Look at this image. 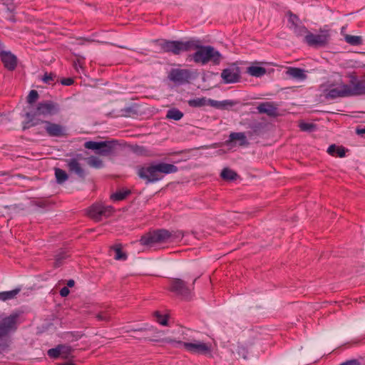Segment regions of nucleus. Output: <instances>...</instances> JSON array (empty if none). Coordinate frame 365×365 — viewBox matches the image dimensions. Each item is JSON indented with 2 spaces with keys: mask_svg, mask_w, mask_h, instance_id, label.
<instances>
[{
  "mask_svg": "<svg viewBox=\"0 0 365 365\" xmlns=\"http://www.w3.org/2000/svg\"><path fill=\"white\" fill-rule=\"evenodd\" d=\"M184 236L180 230H168L158 229L150 231L142 236L140 244L150 247H156L159 249H168L179 243Z\"/></svg>",
  "mask_w": 365,
  "mask_h": 365,
  "instance_id": "1",
  "label": "nucleus"
},
{
  "mask_svg": "<svg viewBox=\"0 0 365 365\" xmlns=\"http://www.w3.org/2000/svg\"><path fill=\"white\" fill-rule=\"evenodd\" d=\"M163 334V331H158L156 336L151 341L170 344L175 348L182 346L185 351L192 354L212 356L214 344L209 341L192 339L190 341L182 342L171 337H162Z\"/></svg>",
  "mask_w": 365,
  "mask_h": 365,
  "instance_id": "2",
  "label": "nucleus"
},
{
  "mask_svg": "<svg viewBox=\"0 0 365 365\" xmlns=\"http://www.w3.org/2000/svg\"><path fill=\"white\" fill-rule=\"evenodd\" d=\"M177 171L178 168L175 165L160 163L139 168L138 175L141 179L145 180L146 182L149 183L160 180L165 174L174 173Z\"/></svg>",
  "mask_w": 365,
  "mask_h": 365,
  "instance_id": "3",
  "label": "nucleus"
},
{
  "mask_svg": "<svg viewBox=\"0 0 365 365\" xmlns=\"http://www.w3.org/2000/svg\"><path fill=\"white\" fill-rule=\"evenodd\" d=\"M196 46H192V50L196 51L192 54L193 61L197 63L205 65L211 61L215 64L220 63L222 56L218 51L211 46H201L197 40H192Z\"/></svg>",
  "mask_w": 365,
  "mask_h": 365,
  "instance_id": "4",
  "label": "nucleus"
},
{
  "mask_svg": "<svg viewBox=\"0 0 365 365\" xmlns=\"http://www.w3.org/2000/svg\"><path fill=\"white\" fill-rule=\"evenodd\" d=\"M322 87L327 99L334 100L337 98L349 97V85L344 83L341 77L328 81Z\"/></svg>",
  "mask_w": 365,
  "mask_h": 365,
  "instance_id": "5",
  "label": "nucleus"
},
{
  "mask_svg": "<svg viewBox=\"0 0 365 365\" xmlns=\"http://www.w3.org/2000/svg\"><path fill=\"white\" fill-rule=\"evenodd\" d=\"M195 43L192 40L187 41L162 40L159 46L164 52L179 55L182 52L191 51L192 46H196Z\"/></svg>",
  "mask_w": 365,
  "mask_h": 365,
  "instance_id": "6",
  "label": "nucleus"
},
{
  "mask_svg": "<svg viewBox=\"0 0 365 365\" xmlns=\"http://www.w3.org/2000/svg\"><path fill=\"white\" fill-rule=\"evenodd\" d=\"M116 145V142L114 140L110 141H87L84 143V147L86 149L92 150L96 154L101 156H108L110 155Z\"/></svg>",
  "mask_w": 365,
  "mask_h": 365,
  "instance_id": "7",
  "label": "nucleus"
},
{
  "mask_svg": "<svg viewBox=\"0 0 365 365\" xmlns=\"http://www.w3.org/2000/svg\"><path fill=\"white\" fill-rule=\"evenodd\" d=\"M330 34L327 26L319 29V34L309 32L305 42L311 46H324L329 41Z\"/></svg>",
  "mask_w": 365,
  "mask_h": 365,
  "instance_id": "8",
  "label": "nucleus"
},
{
  "mask_svg": "<svg viewBox=\"0 0 365 365\" xmlns=\"http://www.w3.org/2000/svg\"><path fill=\"white\" fill-rule=\"evenodd\" d=\"M58 110L59 108L57 103L47 101L39 103L36 109L34 112H28L26 115L28 118L36 115H52L57 113Z\"/></svg>",
  "mask_w": 365,
  "mask_h": 365,
  "instance_id": "9",
  "label": "nucleus"
},
{
  "mask_svg": "<svg viewBox=\"0 0 365 365\" xmlns=\"http://www.w3.org/2000/svg\"><path fill=\"white\" fill-rule=\"evenodd\" d=\"M19 315L12 314L9 316L0 315V338L7 336L17 329Z\"/></svg>",
  "mask_w": 365,
  "mask_h": 365,
  "instance_id": "10",
  "label": "nucleus"
},
{
  "mask_svg": "<svg viewBox=\"0 0 365 365\" xmlns=\"http://www.w3.org/2000/svg\"><path fill=\"white\" fill-rule=\"evenodd\" d=\"M112 211L111 207H105L101 204H95L90 207L88 214L92 220L98 222L109 217Z\"/></svg>",
  "mask_w": 365,
  "mask_h": 365,
  "instance_id": "11",
  "label": "nucleus"
},
{
  "mask_svg": "<svg viewBox=\"0 0 365 365\" xmlns=\"http://www.w3.org/2000/svg\"><path fill=\"white\" fill-rule=\"evenodd\" d=\"M191 71L187 69L173 68L169 73V78L178 84L187 83L191 78Z\"/></svg>",
  "mask_w": 365,
  "mask_h": 365,
  "instance_id": "12",
  "label": "nucleus"
},
{
  "mask_svg": "<svg viewBox=\"0 0 365 365\" xmlns=\"http://www.w3.org/2000/svg\"><path fill=\"white\" fill-rule=\"evenodd\" d=\"M221 78L225 83H237L240 79V68L236 66L225 68L221 73Z\"/></svg>",
  "mask_w": 365,
  "mask_h": 365,
  "instance_id": "13",
  "label": "nucleus"
},
{
  "mask_svg": "<svg viewBox=\"0 0 365 365\" xmlns=\"http://www.w3.org/2000/svg\"><path fill=\"white\" fill-rule=\"evenodd\" d=\"M170 289L184 299L188 298L191 293L190 289L185 285L184 282L180 279H173L171 281Z\"/></svg>",
  "mask_w": 365,
  "mask_h": 365,
  "instance_id": "14",
  "label": "nucleus"
},
{
  "mask_svg": "<svg viewBox=\"0 0 365 365\" xmlns=\"http://www.w3.org/2000/svg\"><path fill=\"white\" fill-rule=\"evenodd\" d=\"M68 171L76 174L79 178L84 179L86 176V172L81 164L76 158L68 159L66 160Z\"/></svg>",
  "mask_w": 365,
  "mask_h": 365,
  "instance_id": "15",
  "label": "nucleus"
},
{
  "mask_svg": "<svg viewBox=\"0 0 365 365\" xmlns=\"http://www.w3.org/2000/svg\"><path fill=\"white\" fill-rule=\"evenodd\" d=\"M71 353V347L65 345H59L56 348L51 349L48 351V355L51 358L61 357L62 359H67Z\"/></svg>",
  "mask_w": 365,
  "mask_h": 365,
  "instance_id": "16",
  "label": "nucleus"
},
{
  "mask_svg": "<svg viewBox=\"0 0 365 365\" xmlns=\"http://www.w3.org/2000/svg\"><path fill=\"white\" fill-rule=\"evenodd\" d=\"M1 58L4 66L9 71H13L17 65V58L9 51H2Z\"/></svg>",
  "mask_w": 365,
  "mask_h": 365,
  "instance_id": "17",
  "label": "nucleus"
},
{
  "mask_svg": "<svg viewBox=\"0 0 365 365\" xmlns=\"http://www.w3.org/2000/svg\"><path fill=\"white\" fill-rule=\"evenodd\" d=\"M237 143L240 146H246L248 145V141L245 133H231L229 135V139L225 142L226 145L230 143Z\"/></svg>",
  "mask_w": 365,
  "mask_h": 365,
  "instance_id": "18",
  "label": "nucleus"
},
{
  "mask_svg": "<svg viewBox=\"0 0 365 365\" xmlns=\"http://www.w3.org/2000/svg\"><path fill=\"white\" fill-rule=\"evenodd\" d=\"M257 109L259 113H264L271 117L277 115V108L272 102L261 103Z\"/></svg>",
  "mask_w": 365,
  "mask_h": 365,
  "instance_id": "19",
  "label": "nucleus"
},
{
  "mask_svg": "<svg viewBox=\"0 0 365 365\" xmlns=\"http://www.w3.org/2000/svg\"><path fill=\"white\" fill-rule=\"evenodd\" d=\"M44 129L50 136H61L63 134V128L61 125L49 121H44Z\"/></svg>",
  "mask_w": 365,
  "mask_h": 365,
  "instance_id": "20",
  "label": "nucleus"
},
{
  "mask_svg": "<svg viewBox=\"0 0 365 365\" xmlns=\"http://www.w3.org/2000/svg\"><path fill=\"white\" fill-rule=\"evenodd\" d=\"M349 96L365 95V82L356 81L349 85Z\"/></svg>",
  "mask_w": 365,
  "mask_h": 365,
  "instance_id": "21",
  "label": "nucleus"
},
{
  "mask_svg": "<svg viewBox=\"0 0 365 365\" xmlns=\"http://www.w3.org/2000/svg\"><path fill=\"white\" fill-rule=\"evenodd\" d=\"M286 73L289 77L299 81H304L307 78L304 71L299 68L289 67Z\"/></svg>",
  "mask_w": 365,
  "mask_h": 365,
  "instance_id": "22",
  "label": "nucleus"
},
{
  "mask_svg": "<svg viewBox=\"0 0 365 365\" xmlns=\"http://www.w3.org/2000/svg\"><path fill=\"white\" fill-rule=\"evenodd\" d=\"M247 73L252 76L258 78L264 76L266 73V69L257 65H252L247 67Z\"/></svg>",
  "mask_w": 365,
  "mask_h": 365,
  "instance_id": "23",
  "label": "nucleus"
},
{
  "mask_svg": "<svg viewBox=\"0 0 365 365\" xmlns=\"http://www.w3.org/2000/svg\"><path fill=\"white\" fill-rule=\"evenodd\" d=\"M327 153L333 156L343 158L345 156V149L341 146H336V145H331L328 149Z\"/></svg>",
  "mask_w": 365,
  "mask_h": 365,
  "instance_id": "24",
  "label": "nucleus"
},
{
  "mask_svg": "<svg viewBox=\"0 0 365 365\" xmlns=\"http://www.w3.org/2000/svg\"><path fill=\"white\" fill-rule=\"evenodd\" d=\"M290 29L296 34L297 36H303L304 38V41L306 40V36L309 34V31L302 24H294Z\"/></svg>",
  "mask_w": 365,
  "mask_h": 365,
  "instance_id": "25",
  "label": "nucleus"
},
{
  "mask_svg": "<svg viewBox=\"0 0 365 365\" xmlns=\"http://www.w3.org/2000/svg\"><path fill=\"white\" fill-rule=\"evenodd\" d=\"M207 105L216 108H224L226 106H232L234 103L230 101H218L212 99H207Z\"/></svg>",
  "mask_w": 365,
  "mask_h": 365,
  "instance_id": "26",
  "label": "nucleus"
},
{
  "mask_svg": "<svg viewBox=\"0 0 365 365\" xmlns=\"http://www.w3.org/2000/svg\"><path fill=\"white\" fill-rule=\"evenodd\" d=\"M87 163L90 167L97 169H100L103 167V160L100 158L94 155L87 158Z\"/></svg>",
  "mask_w": 365,
  "mask_h": 365,
  "instance_id": "27",
  "label": "nucleus"
},
{
  "mask_svg": "<svg viewBox=\"0 0 365 365\" xmlns=\"http://www.w3.org/2000/svg\"><path fill=\"white\" fill-rule=\"evenodd\" d=\"M20 289H15L11 291L0 292V300L6 301L14 299L19 293Z\"/></svg>",
  "mask_w": 365,
  "mask_h": 365,
  "instance_id": "28",
  "label": "nucleus"
},
{
  "mask_svg": "<svg viewBox=\"0 0 365 365\" xmlns=\"http://www.w3.org/2000/svg\"><path fill=\"white\" fill-rule=\"evenodd\" d=\"M344 39L346 43L352 46H359L362 43V38L359 36L346 34L344 36Z\"/></svg>",
  "mask_w": 365,
  "mask_h": 365,
  "instance_id": "29",
  "label": "nucleus"
},
{
  "mask_svg": "<svg viewBox=\"0 0 365 365\" xmlns=\"http://www.w3.org/2000/svg\"><path fill=\"white\" fill-rule=\"evenodd\" d=\"M183 116V113L176 108H172L168 110L166 114V118L169 119H173L175 120H180Z\"/></svg>",
  "mask_w": 365,
  "mask_h": 365,
  "instance_id": "30",
  "label": "nucleus"
},
{
  "mask_svg": "<svg viewBox=\"0 0 365 365\" xmlns=\"http://www.w3.org/2000/svg\"><path fill=\"white\" fill-rule=\"evenodd\" d=\"M55 176L56 178V182L58 184H62L65 181H66L68 178V174L62 169L56 168L55 169Z\"/></svg>",
  "mask_w": 365,
  "mask_h": 365,
  "instance_id": "31",
  "label": "nucleus"
},
{
  "mask_svg": "<svg viewBox=\"0 0 365 365\" xmlns=\"http://www.w3.org/2000/svg\"><path fill=\"white\" fill-rule=\"evenodd\" d=\"M188 105L194 108H200L207 105V99L205 98H197L188 101Z\"/></svg>",
  "mask_w": 365,
  "mask_h": 365,
  "instance_id": "32",
  "label": "nucleus"
},
{
  "mask_svg": "<svg viewBox=\"0 0 365 365\" xmlns=\"http://www.w3.org/2000/svg\"><path fill=\"white\" fill-rule=\"evenodd\" d=\"M221 177L224 180H232L236 178L237 173L232 170H230L229 168H225L222 170L221 173Z\"/></svg>",
  "mask_w": 365,
  "mask_h": 365,
  "instance_id": "33",
  "label": "nucleus"
},
{
  "mask_svg": "<svg viewBox=\"0 0 365 365\" xmlns=\"http://www.w3.org/2000/svg\"><path fill=\"white\" fill-rule=\"evenodd\" d=\"M129 194L128 190H119L111 195L110 197L114 201H120L124 200Z\"/></svg>",
  "mask_w": 365,
  "mask_h": 365,
  "instance_id": "34",
  "label": "nucleus"
},
{
  "mask_svg": "<svg viewBox=\"0 0 365 365\" xmlns=\"http://www.w3.org/2000/svg\"><path fill=\"white\" fill-rule=\"evenodd\" d=\"M153 316L156 321L163 326L168 325V316L162 314L160 312L155 311L153 313Z\"/></svg>",
  "mask_w": 365,
  "mask_h": 365,
  "instance_id": "35",
  "label": "nucleus"
},
{
  "mask_svg": "<svg viewBox=\"0 0 365 365\" xmlns=\"http://www.w3.org/2000/svg\"><path fill=\"white\" fill-rule=\"evenodd\" d=\"M232 352L236 353L239 357H242L243 359L246 358V351L245 349L240 345H237L233 347Z\"/></svg>",
  "mask_w": 365,
  "mask_h": 365,
  "instance_id": "36",
  "label": "nucleus"
},
{
  "mask_svg": "<svg viewBox=\"0 0 365 365\" xmlns=\"http://www.w3.org/2000/svg\"><path fill=\"white\" fill-rule=\"evenodd\" d=\"M38 92L35 90H31L29 92V96H27V102L29 104H32L38 99Z\"/></svg>",
  "mask_w": 365,
  "mask_h": 365,
  "instance_id": "37",
  "label": "nucleus"
},
{
  "mask_svg": "<svg viewBox=\"0 0 365 365\" xmlns=\"http://www.w3.org/2000/svg\"><path fill=\"white\" fill-rule=\"evenodd\" d=\"M288 23H289V29L291 27H292L294 24H299L300 22H299V19L298 18V16L295 14H293L292 13H289V19H288Z\"/></svg>",
  "mask_w": 365,
  "mask_h": 365,
  "instance_id": "38",
  "label": "nucleus"
},
{
  "mask_svg": "<svg viewBox=\"0 0 365 365\" xmlns=\"http://www.w3.org/2000/svg\"><path fill=\"white\" fill-rule=\"evenodd\" d=\"M126 248H128L127 245H123L122 243L117 242L111 247L110 251H122V250Z\"/></svg>",
  "mask_w": 365,
  "mask_h": 365,
  "instance_id": "39",
  "label": "nucleus"
},
{
  "mask_svg": "<svg viewBox=\"0 0 365 365\" xmlns=\"http://www.w3.org/2000/svg\"><path fill=\"white\" fill-rule=\"evenodd\" d=\"M56 76L51 73H45L42 80L46 83H51L55 78Z\"/></svg>",
  "mask_w": 365,
  "mask_h": 365,
  "instance_id": "40",
  "label": "nucleus"
},
{
  "mask_svg": "<svg viewBox=\"0 0 365 365\" xmlns=\"http://www.w3.org/2000/svg\"><path fill=\"white\" fill-rule=\"evenodd\" d=\"M114 259L118 261H123L127 259L125 252H115Z\"/></svg>",
  "mask_w": 365,
  "mask_h": 365,
  "instance_id": "41",
  "label": "nucleus"
},
{
  "mask_svg": "<svg viewBox=\"0 0 365 365\" xmlns=\"http://www.w3.org/2000/svg\"><path fill=\"white\" fill-rule=\"evenodd\" d=\"M61 82L63 85L71 86L73 83V80L71 78H67L62 79Z\"/></svg>",
  "mask_w": 365,
  "mask_h": 365,
  "instance_id": "42",
  "label": "nucleus"
},
{
  "mask_svg": "<svg viewBox=\"0 0 365 365\" xmlns=\"http://www.w3.org/2000/svg\"><path fill=\"white\" fill-rule=\"evenodd\" d=\"M70 292L68 287H63L60 291V294L61 297H65L69 294Z\"/></svg>",
  "mask_w": 365,
  "mask_h": 365,
  "instance_id": "43",
  "label": "nucleus"
},
{
  "mask_svg": "<svg viewBox=\"0 0 365 365\" xmlns=\"http://www.w3.org/2000/svg\"><path fill=\"white\" fill-rule=\"evenodd\" d=\"M96 317L99 319V320H105V321H107L110 319V317L104 314V313H101V314H98L96 315Z\"/></svg>",
  "mask_w": 365,
  "mask_h": 365,
  "instance_id": "44",
  "label": "nucleus"
},
{
  "mask_svg": "<svg viewBox=\"0 0 365 365\" xmlns=\"http://www.w3.org/2000/svg\"><path fill=\"white\" fill-rule=\"evenodd\" d=\"M312 127V124H309V123H301L300 124V128L302 130H310V128Z\"/></svg>",
  "mask_w": 365,
  "mask_h": 365,
  "instance_id": "45",
  "label": "nucleus"
},
{
  "mask_svg": "<svg viewBox=\"0 0 365 365\" xmlns=\"http://www.w3.org/2000/svg\"><path fill=\"white\" fill-rule=\"evenodd\" d=\"M356 133L358 135H364V134H365V127L363 128H357L356 130Z\"/></svg>",
  "mask_w": 365,
  "mask_h": 365,
  "instance_id": "46",
  "label": "nucleus"
},
{
  "mask_svg": "<svg viewBox=\"0 0 365 365\" xmlns=\"http://www.w3.org/2000/svg\"><path fill=\"white\" fill-rule=\"evenodd\" d=\"M341 365H358V364L355 361H346Z\"/></svg>",
  "mask_w": 365,
  "mask_h": 365,
  "instance_id": "47",
  "label": "nucleus"
},
{
  "mask_svg": "<svg viewBox=\"0 0 365 365\" xmlns=\"http://www.w3.org/2000/svg\"><path fill=\"white\" fill-rule=\"evenodd\" d=\"M75 284V282L73 279H70L67 282V285L69 287H73Z\"/></svg>",
  "mask_w": 365,
  "mask_h": 365,
  "instance_id": "48",
  "label": "nucleus"
},
{
  "mask_svg": "<svg viewBox=\"0 0 365 365\" xmlns=\"http://www.w3.org/2000/svg\"><path fill=\"white\" fill-rule=\"evenodd\" d=\"M192 233H193V235H195V237L196 238H200V236H197V232H193Z\"/></svg>",
  "mask_w": 365,
  "mask_h": 365,
  "instance_id": "49",
  "label": "nucleus"
},
{
  "mask_svg": "<svg viewBox=\"0 0 365 365\" xmlns=\"http://www.w3.org/2000/svg\"><path fill=\"white\" fill-rule=\"evenodd\" d=\"M78 64H79V67H80L81 68H83V66H82V63H81V61H79Z\"/></svg>",
  "mask_w": 365,
  "mask_h": 365,
  "instance_id": "50",
  "label": "nucleus"
},
{
  "mask_svg": "<svg viewBox=\"0 0 365 365\" xmlns=\"http://www.w3.org/2000/svg\"><path fill=\"white\" fill-rule=\"evenodd\" d=\"M63 365H73V364H71V363H66Z\"/></svg>",
  "mask_w": 365,
  "mask_h": 365,
  "instance_id": "51",
  "label": "nucleus"
},
{
  "mask_svg": "<svg viewBox=\"0 0 365 365\" xmlns=\"http://www.w3.org/2000/svg\"><path fill=\"white\" fill-rule=\"evenodd\" d=\"M237 248H233V249H232V250H231V251H232V252L236 251V250H237Z\"/></svg>",
  "mask_w": 365,
  "mask_h": 365,
  "instance_id": "52",
  "label": "nucleus"
}]
</instances>
